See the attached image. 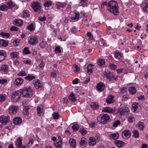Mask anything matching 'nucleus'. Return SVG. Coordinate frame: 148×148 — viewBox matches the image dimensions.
Instances as JSON below:
<instances>
[{
	"label": "nucleus",
	"mask_w": 148,
	"mask_h": 148,
	"mask_svg": "<svg viewBox=\"0 0 148 148\" xmlns=\"http://www.w3.org/2000/svg\"><path fill=\"white\" fill-rule=\"evenodd\" d=\"M104 75L106 76L107 79L110 81L112 80V78H114V76L113 75V74L110 72H108V73L105 72L104 73Z\"/></svg>",
	"instance_id": "nucleus-13"
},
{
	"label": "nucleus",
	"mask_w": 148,
	"mask_h": 148,
	"mask_svg": "<svg viewBox=\"0 0 148 148\" xmlns=\"http://www.w3.org/2000/svg\"><path fill=\"white\" fill-rule=\"evenodd\" d=\"M55 51L56 53H61V52L60 48L58 46H57L55 48Z\"/></svg>",
	"instance_id": "nucleus-57"
},
{
	"label": "nucleus",
	"mask_w": 148,
	"mask_h": 148,
	"mask_svg": "<svg viewBox=\"0 0 148 148\" xmlns=\"http://www.w3.org/2000/svg\"><path fill=\"white\" fill-rule=\"evenodd\" d=\"M102 111L104 112H108L109 113H111L112 112L113 110L110 107H106L104 108Z\"/></svg>",
	"instance_id": "nucleus-35"
},
{
	"label": "nucleus",
	"mask_w": 148,
	"mask_h": 148,
	"mask_svg": "<svg viewBox=\"0 0 148 148\" xmlns=\"http://www.w3.org/2000/svg\"><path fill=\"white\" fill-rule=\"evenodd\" d=\"M31 5L34 12H38L40 11L41 9V3L38 1H35L32 2Z\"/></svg>",
	"instance_id": "nucleus-3"
},
{
	"label": "nucleus",
	"mask_w": 148,
	"mask_h": 148,
	"mask_svg": "<svg viewBox=\"0 0 148 148\" xmlns=\"http://www.w3.org/2000/svg\"><path fill=\"white\" fill-rule=\"evenodd\" d=\"M38 42L37 38L35 36H32L30 37L28 40L29 43L31 45H34Z\"/></svg>",
	"instance_id": "nucleus-7"
},
{
	"label": "nucleus",
	"mask_w": 148,
	"mask_h": 148,
	"mask_svg": "<svg viewBox=\"0 0 148 148\" xmlns=\"http://www.w3.org/2000/svg\"><path fill=\"white\" fill-rule=\"evenodd\" d=\"M120 121L119 120H117L113 123L112 126L114 127H116L119 125H120Z\"/></svg>",
	"instance_id": "nucleus-56"
},
{
	"label": "nucleus",
	"mask_w": 148,
	"mask_h": 148,
	"mask_svg": "<svg viewBox=\"0 0 148 148\" xmlns=\"http://www.w3.org/2000/svg\"><path fill=\"white\" fill-rule=\"evenodd\" d=\"M0 34L3 37V38H8L9 37L10 35L8 33H5L3 32H1L0 33Z\"/></svg>",
	"instance_id": "nucleus-43"
},
{
	"label": "nucleus",
	"mask_w": 148,
	"mask_h": 148,
	"mask_svg": "<svg viewBox=\"0 0 148 148\" xmlns=\"http://www.w3.org/2000/svg\"><path fill=\"white\" fill-rule=\"evenodd\" d=\"M138 104L136 103H134L132 105V107L134 110V112L136 111L138 107Z\"/></svg>",
	"instance_id": "nucleus-44"
},
{
	"label": "nucleus",
	"mask_w": 148,
	"mask_h": 148,
	"mask_svg": "<svg viewBox=\"0 0 148 148\" xmlns=\"http://www.w3.org/2000/svg\"><path fill=\"white\" fill-rule=\"evenodd\" d=\"M133 136L136 138H138L139 137V133L138 131L136 130H134L133 132Z\"/></svg>",
	"instance_id": "nucleus-46"
},
{
	"label": "nucleus",
	"mask_w": 148,
	"mask_h": 148,
	"mask_svg": "<svg viewBox=\"0 0 148 148\" xmlns=\"http://www.w3.org/2000/svg\"><path fill=\"white\" fill-rule=\"evenodd\" d=\"M38 19L40 21L43 22L45 21L46 19V17L45 15H43L42 17L41 16H39L38 17Z\"/></svg>",
	"instance_id": "nucleus-61"
},
{
	"label": "nucleus",
	"mask_w": 148,
	"mask_h": 148,
	"mask_svg": "<svg viewBox=\"0 0 148 148\" xmlns=\"http://www.w3.org/2000/svg\"><path fill=\"white\" fill-rule=\"evenodd\" d=\"M115 144L119 147H121L124 145V143L121 140H117L115 141Z\"/></svg>",
	"instance_id": "nucleus-29"
},
{
	"label": "nucleus",
	"mask_w": 148,
	"mask_h": 148,
	"mask_svg": "<svg viewBox=\"0 0 148 148\" xmlns=\"http://www.w3.org/2000/svg\"><path fill=\"white\" fill-rule=\"evenodd\" d=\"M79 13L78 12L74 13L71 16V18L72 20L78 19L79 18Z\"/></svg>",
	"instance_id": "nucleus-24"
},
{
	"label": "nucleus",
	"mask_w": 148,
	"mask_h": 148,
	"mask_svg": "<svg viewBox=\"0 0 148 148\" xmlns=\"http://www.w3.org/2000/svg\"><path fill=\"white\" fill-rule=\"evenodd\" d=\"M10 29L11 31H17L18 30V28L14 26H12L10 28Z\"/></svg>",
	"instance_id": "nucleus-63"
},
{
	"label": "nucleus",
	"mask_w": 148,
	"mask_h": 148,
	"mask_svg": "<svg viewBox=\"0 0 148 148\" xmlns=\"http://www.w3.org/2000/svg\"><path fill=\"white\" fill-rule=\"evenodd\" d=\"M142 7L144 12H148V0L143 3Z\"/></svg>",
	"instance_id": "nucleus-23"
},
{
	"label": "nucleus",
	"mask_w": 148,
	"mask_h": 148,
	"mask_svg": "<svg viewBox=\"0 0 148 148\" xmlns=\"http://www.w3.org/2000/svg\"><path fill=\"white\" fill-rule=\"evenodd\" d=\"M79 144L81 147L84 148L86 147L87 144L86 138H82L79 142Z\"/></svg>",
	"instance_id": "nucleus-14"
},
{
	"label": "nucleus",
	"mask_w": 148,
	"mask_h": 148,
	"mask_svg": "<svg viewBox=\"0 0 148 148\" xmlns=\"http://www.w3.org/2000/svg\"><path fill=\"white\" fill-rule=\"evenodd\" d=\"M130 110L127 107H124L120 108L119 110V112L120 113L121 115L127 114L129 112Z\"/></svg>",
	"instance_id": "nucleus-8"
},
{
	"label": "nucleus",
	"mask_w": 148,
	"mask_h": 148,
	"mask_svg": "<svg viewBox=\"0 0 148 148\" xmlns=\"http://www.w3.org/2000/svg\"><path fill=\"white\" fill-rule=\"evenodd\" d=\"M18 53L16 52H14L11 53V56L12 58H19L18 57Z\"/></svg>",
	"instance_id": "nucleus-39"
},
{
	"label": "nucleus",
	"mask_w": 148,
	"mask_h": 148,
	"mask_svg": "<svg viewBox=\"0 0 148 148\" xmlns=\"http://www.w3.org/2000/svg\"><path fill=\"white\" fill-rule=\"evenodd\" d=\"M23 81V80L21 78H18L15 80L14 83L17 86H19L21 84Z\"/></svg>",
	"instance_id": "nucleus-22"
},
{
	"label": "nucleus",
	"mask_w": 148,
	"mask_h": 148,
	"mask_svg": "<svg viewBox=\"0 0 148 148\" xmlns=\"http://www.w3.org/2000/svg\"><path fill=\"white\" fill-rule=\"evenodd\" d=\"M98 63L99 66L101 67L105 65V60L103 59H99Z\"/></svg>",
	"instance_id": "nucleus-38"
},
{
	"label": "nucleus",
	"mask_w": 148,
	"mask_h": 148,
	"mask_svg": "<svg viewBox=\"0 0 148 148\" xmlns=\"http://www.w3.org/2000/svg\"><path fill=\"white\" fill-rule=\"evenodd\" d=\"M108 10L113 13L115 15H117L119 14L118 7L111 8H107Z\"/></svg>",
	"instance_id": "nucleus-10"
},
{
	"label": "nucleus",
	"mask_w": 148,
	"mask_h": 148,
	"mask_svg": "<svg viewBox=\"0 0 148 148\" xmlns=\"http://www.w3.org/2000/svg\"><path fill=\"white\" fill-rule=\"evenodd\" d=\"M8 41L5 40L0 39V46L2 47H6L8 45Z\"/></svg>",
	"instance_id": "nucleus-19"
},
{
	"label": "nucleus",
	"mask_w": 148,
	"mask_h": 148,
	"mask_svg": "<svg viewBox=\"0 0 148 148\" xmlns=\"http://www.w3.org/2000/svg\"><path fill=\"white\" fill-rule=\"evenodd\" d=\"M127 90V88L126 87H122L121 88V92L122 93L125 92Z\"/></svg>",
	"instance_id": "nucleus-64"
},
{
	"label": "nucleus",
	"mask_w": 148,
	"mask_h": 148,
	"mask_svg": "<svg viewBox=\"0 0 148 148\" xmlns=\"http://www.w3.org/2000/svg\"><path fill=\"white\" fill-rule=\"evenodd\" d=\"M97 120L99 123L104 124L110 121V118L107 114H102L98 116L97 118Z\"/></svg>",
	"instance_id": "nucleus-2"
},
{
	"label": "nucleus",
	"mask_w": 148,
	"mask_h": 148,
	"mask_svg": "<svg viewBox=\"0 0 148 148\" xmlns=\"http://www.w3.org/2000/svg\"><path fill=\"white\" fill-rule=\"evenodd\" d=\"M6 52L0 50V62L4 60L6 57Z\"/></svg>",
	"instance_id": "nucleus-18"
},
{
	"label": "nucleus",
	"mask_w": 148,
	"mask_h": 148,
	"mask_svg": "<svg viewBox=\"0 0 148 148\" xmlns=\"http://www.w3.org/2000/svg\"><path fill=\"white\" fill-rule=\"evenodd\" d=\"M122 54L120 52L116 53L115 54V58L118 60H119L122 56Z\"/></svg>",
	"instance_id": "nucleus-47"
},
{
	"label": "nucleus",
	"mask_w": 148,
	"mask_h": 148,
	"mask_svg": "<svg viewBox=\"0 0 148 148\" xmlns=\"http://www.w3.org/2000/svg\"><path fill=\"white\" fill-rule=\"evenodd\" d=\"M69 143L70 145L73 148H75L76 147V142L75 140L71 138L69 140Z\"/></svg>",
	"instance_id": "nucleus-25"
},
{
	"label": "nucleus",
	"mask_w": 148,
	"mask_h": 148,
	"mask_svg": "<svg viewBox=\"0 0 148 148\" xmlns=\"http://www.w3.org/2000/svg\"><path fill=\"white\" fill-rule=\"evenodd\" d=\"M20 40L19 39H16L13 41V44L15 46H18L19 44Z\"/></svg>",
	"instance_id": "nucleus-58"
},
{
	"label": "nucleus",
	"mask_w": 148,
	"mask_h": 148,
	"mask_svg": "<svg viewBox=\"0 0 148 148\" xmlns=\"http://www.w3.org/2000/svg\"><path fill=\"white\" fill-rule=\"evenodd\" d=\"M80 132L82 134L83 136H84L87 132L86 130L83 128H81L79 129Z\"/></svg>",
	"instance_id": "nucleus-50"
},
{
	"label": "nucleus",
	"mask_w": 148,
	"mask_h": 148,
	"mask_svg": "<svg viewBox=\"0 0 148 148\" xmlns=\"http://www.w3.org/2000/svg\"><path fill=\"white\" fill-rule=\"evenodd\" d=\"M22 122V119L20 117H16L14 119L13 121V123L16 125H19Z\"/></svg>",
	"instance_id": "nucleus-15"
},
{
	"label": "nucleus",
	"mask_w": 148,
	"mask_h": 148,
	"mask_svg": "<svg viewBox=\"0 0 148 148\" xmlns=\"http://www.w3.org/2000/svg\"><path fill=\"white\" fill-rule=\"evenodd\" d=\"M129 91L131 95H134L135 94L136 90V88L134 86H132L129 88Z\"/></svg>",
	"instance_id": "nucleus-31"
},
{
	"label": "nucleus",
	"mask_w": 148,
	"mask_h": 148,
	"mask_svg": "<svg viewBox=\"0 0 148 148\" xmlns=\"http://www.w3.org/2000/svg\"><path fill=\"white\" fill-rule=\"evenodd\" d=\"M92 67L91 64L89 65L87 67V73L88 75H90L92 72Z\"/></svg>",
	"instance_id": "nucleus-32"
},
{
	"label": "nucleus",
	"mask_w": 148,
	"mask_h": 148,
	"mask_svg": "<svg viewBox=\"0 0 148 148\" xmlns=\"http://www.w3.org/2000/svg\"><path fill=\"white\" fill-rule=\"evenodd\" d=\"M105 6H107L108 7V3L106 1L103 2L101 3V8L102 9L104 8Z\"/></svg>",
	"instance_id": "nucleus-62"
},
{
	"label": "nucleus",
	"mask_w": 148,
	"mask_h": 148,
	"mask_svg": "<svg viewBox=\"0 0 148 148\" xmlns=\"http://www.w3.org/2000/svg\"><path fill=\"white\" fill-rule=\"evenodd\" d=\"M114 97L112 95H109L107 98L106 100V102L108 104H110L114 102L113 99Z\"/></svg>",
	"instance_id": "nucleus-16"
},
{
	"label": "nucleus",
	"mask_w": 148,
	"mask_h": 148,
	"mask_svg": "<svg viewBox=\"0 0 148 148\" xmlns=\"http://www.w3.org/2000/svg\"><path fill=\"white\" fill-rule=\"evenodd\" d=\"M20 92L18 91L14 92L11 96L12 100L14 102H17L20 97Z\"/></svg>",
	"instance_id": "nucleus-4"
},
{
	"label": "nucleus",
	"mask_w": 148,
	"mask_h": 148,
	"mask_svg": "<svg viewBox=\"0 0 148 148\" xmlns=\"http://www.w3.org/2000/svg\"><path fill=\"white\" fill-rule=\"evenodd\" d=\"M22 139L21 138H19L17 140L15 143V145L17 147H20L22 145V143L21 142Z\"/></svg>",
	"instance_id": "nucleus-27"
},
{
	"label": "nucleus",
	"mask_w": 148,
	"mask_h": 148,
	"mask_svg": "<svg viewBox=\"0 0 148 148\" xmlns=\"http://www.w3.org/2000/svg\"><path fill=\"white\" fill-rule=\"evenodd\" d=\"M96 143V140L95 138L94 137H90V138L88 144L89 145L92 146L95 145Z\"/></svg>",
	"instance_id": "nucleus-20"
},
{
	"label": "nucleus",
	"mask_w": 148,
	"mask_h": 148,
	"mask_svg": "<svg viewBox=\"0 0 148 148\" xmlns=\"http://www.w3.org/2000/svg\"><path fill=\"white\" fill-rule=\"evenodd\" d=\"M62 141V140H59L58 142H54V145L56 148H61Z\"/></svg>",
	"instance_id": "nucleus-30"
},
{
	"label": "nucleus",
	"mask_w": 148,
	"mask_h": 148,
	"mask_svg": "<svg viewBox=\"0 0 148 148\" xmlns=\"http://www.w3.org/2000/svg\"><path fill=\"white\" fill-rule=\"evenodd\" d=\"M27 75V73L25 71H21L17 75L20 76H24Z\"/></svg>",
	"instance_id": "nucleus-52"
},
{
	"label": "nucleus",
	"mask_w": 148,
	"mask_h": 148,
	"mask_svg": "<svg viewBox=\"0 0 148 148\" xmlns=\"http://www.w3.org/2000/svg\"><path fill=\"white\" fill-rule=\"evenodd\" d=\"M51 2L50 1H46L44 4V5L46 7H49L51 5Z\"/></svg>",
	"instance_id": "nucleus-59"
},
{
	"label": "nucleus",
	"mask_w": 148,
	"mask_h": 148,
	"mask_svg": "<svg viewBox=\"0 0 148 148\" xmlns=\"http://www.w3.org/2000/svg\"><path fill=\"white\" fill-rule=\"evenodd\" d=\"M79 127L78 125L77 124H74L72 127V128L73 131H75L78 130Z\"/></svg>",
	"instance_id": "nucleus-49"
},
{
	"label": "nucleus",
	"mask_w": 148,
	"mask_h": 148,
	"mask_svg": "<svg viewBox=\"0 0 148 148\" xmlns=\"http://www.w3.org/2000/svg\"><path fill=\"white\" fill-rule=\"evenodd\" d=\"M20 93L23 97L25 98L31 97L34 94V91L30 87H24L20 90Z\"/></svg>",
	"instance_id": "nucleus-1"
},
{
	"label": "nucleus",
	"mask_w": 148,
	"mask_h": 148,
	"mask_svg": "<svg viewBox=\"0 0 148 148\" xmlns=\"http://www.w3.org/2000/svg\"><path fill=\"white\" fill-rule=\"evenodd\" d=\"M74 71L76 73H78L79 71V68L77 65L75 64L73 67Z\"/></svg>",
	"instance_id": "nucleus-45"
},
{
	"label": "nucleus",
	"mask_w": 148,
	"mask_h": 148,
	"mask_svg": "<svg viewBox=\"0 0 148 148\" xmlns=\"http://www.w3.org/2000/svg\"><path fill=\"white\" fill-rule=\"evenodd\" d=\"M109 136L111 138L115 140L118 138L119 136V134L118 133H117L110 135Z\"/></svg>",
	"instance_id": "nucleus-34"
},
{
	"label": "nucleus",
	"mask_w": 148,
	"mask_h": 148,
	"mask_svg": "<svg viewBox=\"0 0 148 148\" xmlns=\"http://www.w3.org/2000/svg\"><path fill=\"white\" fill-rule=\"evenodd\" d=\"M23 54L24 55L27 54H30L31 53V52L29 50V48L28 47L25 48L23 51Z\"/></svg>",
	"instance_id": "nucleus-40"
},
{
	"label": "nucleus",
	"mask_w": 148,
	"mask_h": 148,
	"mask_svg": "<svg viewBox=\"0 0 148 148\" xmlns=\"http://www.w3.org/2000/svg\"><path fill=\"white\" fill-rule=\"evenodd\" d=\"M122 134L124 138L127 139L131 136V132L130 131L126 130L122 132Z\"/></svg>",
	"instance_id": "nucleus-11"
},
{
	"label": "nucleus",
	"mask_w": 148,
	"mask_h": 148,
	"mask_svg": "<svg viewBox=\"0 0 148 148\" xmlns=\"http://www.w3.org/2000/svg\"><path fill=\"white\" fill-rule=\"evenodd\" d=\"M18 109V107L15 106H11L9 108V112L11 115L16 114Z\"/></svg>",
	"instance_id": "nucleus-9"
},
{
	"label": "nucleus",
	"mask_w": 148,
	"mask_h": 148,
	"mask_svg": "<svg viewBox=\"0 0 148 148\" xmlns=\"http://www.w3.org/2000/svg\"><path fill=\"white\" fill-rule=\"evenodd\" d=\"M13 24L17 26L20 27L23 25V22L22 20L19 19H15L13 22Z\"/></svg>",
	"instance_id": "nucleus-21"
},
{
	"label": "nucleus",
	"mask_w": 148,
	"mask_h": 148,
	"mask_svg": "<svg viewBox=\"0 0 148 148\" xmlns=\"http://www.w3.org/2000/svg\"><path fill=\"white\" fill-rule=\"evenodd\" d=\"M46 43L45 42H41L39 44V46L42 49H43L46 46Z\"/></svg>",
	"instance_id": "nucleus-60"
},
{
	"label": "nucleus",
	"mask_w": 148,
	"mask_h": 148,
	"mask_svg": "<svg viewBox=\"0 0 148 148\" xmlns=\"http://www.w3.org/2000/svg\"><path fill=\"white\" fill-rule=\"evenodd\" d=\"M6 99L5 96L3 94H0V102H2L4 101Z\"/></svg>",
	"instance_id": "nucleus-53"
},
{
	"label": "nucleus",
	"mask_w": 148,
	"mask_h": 148,
	"mask_svg": "<svg viewBox=\"0 0 148 148\" xmlns=\"http://www.w3.org/2000/svg\"><path fill=\"white\" fill-rule=\"evenodd\" d=\"M34 87L37 89H41L42 86V84L40 82V80L37 79L36 81H33Z\"/></svg>",
	"instance_id": "nucleus-6"
},
{
	"label": "nucleus",
	"mask_w": 148,
	"mask_h": 148,
	"mask_svg": "<svg viewBox=\"0 0 148 148\" xmlns=\"http://www.w3.org/2000/svg\"><path fill=\"white\" fill-rule=\"evenodd\" d=\"M10 121V118L8 116H5L2 115L0 117V122L3 124L5 125Z\"/></svg>",
	"instance_id": "nucleus-5"
},
{
	"label": "nucleus",
	"mask_w": 148,
	"mask_h": 148,
	"mask_svg": "<svg viewBox=\"0 0 148 148\" xmlns=\"http://www.w3.org/2000/svg\"><path fill=\"white\" fill-rule=\"evenodd\" d=\"M29 14L27 10H25L24 11L23 14V17H29Z\"/></svg>",
	"instance_id": "nucleus-55"
},
{
	"label": "nucleus",
	"mask_w": 148,
	"mask_h": 148,
	"mask_svg": "<svg viewBox=\"0 0 148 148\" xmlns=\"http://www.w3.org/2000/svg\"><path fill=\"white\" fill-rule=\"evenodd\" d=\"M6 5L8 9H11L14 6V5L12 2L10 1L7 2Z\"/></svg>",
	"instance_id": "nucleus-37"
},
{
	"label": "nucleus",
	"mask_w": 148,
	"mask_h": 148,
	"mask_svg": "<svg viewBox=\"0 0 148 148\" xmlns=\"http://www.w3.org/2000/svg\"><path fill=\"white\" fill-rule=\"evenodd\" d=\"M90 105L92 108L94 110L97 109L99 108L98 105L97 104L96 102L91 103Z\"/></svg>",
	"instance_id": "nucleus-36"
},
{
	"label": "nucleus",
	"mask_w": 148,
	"mask_h": 148,
	"mask_svg": "<svg viewBox=\"0 0 148 148\" xmlns=\"http://www.w3.org/2000/svg\"><path fill=\"white\" fill-rule=\"evenodd\" d=\"M69 99L71 101L74 102L76 100L75 95H74L73 92H72L69 96Z\"/></svg>",
	"instance_id": "nucleus-33"
},
{
	"label": "nucleus",
	"mask_w": 148,
	"mask_h": 148,
	"mask_svg": "<svg viewBox=\"0 0 148 148\" xmlns=\"http://www.w3.org/2000/svg\"><path fill=\"white\" fill-rule=\"evenodd\" d=\"M25 79L29 81L32 80L35 78V77L32 75H29L25 77Z\"/></svg>",
	"instance_id": "nucleus-42"
},
{
	"label": "nucleus",
	"mask_w": 148,
	"mask_h": 148,
	"mask_svg": "<svg viewBox=\"0 0 148 148\" xmlns=\"http://www.w3.org/2000/svg\"><path fill=\"white\" fill-rule=\"evenodd\" d=\"M7 6L5 5H2L0 6V10L2 11H4L7 10Z\"/></svg>",
	"instance_id": "nucleus-51"
},
{
	"label": "nucleus",
	"mask_w": 148,
	"mask_h": 148,
	"mask_svg": "<svg viewBox=\"0 0 148 148\" xmlns=\"http://www.w3.org/2000/svg\"><path fill=\"white\" fill-rule=\"evenodd\" d=\"M42 106L37 107V109L38 111L37 113L38 114L40 115L41 114L42 111Z\"/></svg>",
	"instance_id": "nucleus-48"
},
{
	"label": "nucleus",
	"mask_w": 148,
	"mask_h": 148,
	"mask_svg": "<svg viewBox=\"0 0 148 148\" xmlns=\"http://www.w3.org/2000/svg\"><path fill=\"white\" fill-rule=\"evenodd\" d=\"M118 4L117 2L115 1H111L108 3V8H111L118 7Z\"/></svg>",
	"instance_id": "nucleus-12"
},
{
	"label": "nucleus",
	"mask_w": 148,
	"mask_h": 148,
	"mask_svg": "<svg viewBox=\"0 0 148 148\" xmlns=\"http://www.w3.org/2000/svg\"><path fill=\"white\" fill-rule=\"evenodd\" d=\"M137 127L140 130H143L144 128V124L143 122H138L137 125Z\"/></svg>",
	"instance_id": "nucleus-26"
},
{
	"label": "nucleus",
	"mask_w": 148,
	"mask_h": 148,
	"mask_svg": "<svg viewBox=\"0 0 148 148\" xmlns=\"http://www.w3.org/2000/svg\"><path fill=\"white\" fill-rule=\"evenodd\" d=\"M96 88L98 91H102L104 89L105 86L103 83L101 82L97 84Z\"/></svg>",
	"instance_id": "nucleus-17"
},
{
	"label": "nucleus",
	"mask_w": 148,
	"mask_h": 148,
	"mask_svg": "<svg viewBox=\"0 0 148 148\" xmlns=\"http://www.w3.org/2000/svg\"><path fill=\"white\" fill-rule=\"evenodd\" d=\"M8 67L6 65H2L1 67V70L2 72L6 73L8 71Z\"/></svg>",
	"instance_id": "nucleus-28"
},
{
	"label": "nucleus",
	"mask_w": 148,
	"mask_h": 148,
	"mask_svg": "<svg viewBox=\"0 0 148 148\" xmlns=\"http://www.w3.org/2000/svg\"><path fill=\"white\" fill-rule=\"evenodd\" d=\"M54 119H57L59 117V114L58 112H55L53 114Z\"/></svg>",
	"instance_id": "nucleus-54"
},
{
	"label": "nucleus",
	"mask_w": 148,
	"mask_h": 148,
	"mask_svg": "<svg viewBox=\"0 0 148 148\" xmlns=\"http://www.w3.org/2000/svg\"><path fill=\"white\" fill-rule=\"evenodd\" d=\"M27 28L30 31H33L35 29V27L34 26V23H30L27 26Z\"/></svg>",
	"instance_id": "nucleus-41"
}]
</instances>
